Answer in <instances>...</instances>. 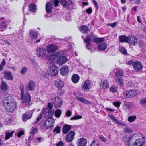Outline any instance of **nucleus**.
<instances>
[{"label": "nucleus", "instance_id": "nucleus-1", "mask_svg": "<svg viewBox=\"0 0 146 146\" xmlns=\"http://www.w3.org/2000/svg\"><path fill=\"white\" fill-rule=\"evenodd\" d=\"M3 104L6 112H13L17 108L15 100L10 96L5 98L3 101Z\"/></svg>", "mask_w": 146, "mask_h": 146}, {"label": "nucleus", "instance_id": "nucleus-2", "mask_svg": "<svg viewBox=\"0 0 146 146\" xmlns=\"http://www.w3.org/2000/svg\"><path fill=\"white\" fill-rule=\"evenodd\" d=\"M24 85L21 84L20 85V88L21 90V97L22 99V102L23 103H25L27 106L29 105L31 100V98L29 93L28 92H27L26 93V95L24 94Z\"/></svg>", "mask_w": 146, "mask_h": 146}, {"label": "nucleus", "instance_id": "nucleus-3", "mask_svg": "<svg viewBox=\"0 0 146 146\" xmlns=\"http://www.w3.org/2000/svg\"><path fill=\"white\" fill-rule=\"evenodd\" d=\"M123 141L126 143L128 146H141L143 143L140 139H137L134 142L132 143L131 137H123Z\"/></svg>", "mask_w": 146, "mask_h": 146}, {"label": "nucleus", "instance_id": "nucleus-4", "mask_svg": "<svg viewBox=\"0 0 146 146\" xmlns=\"http://www.w3.org/2000/svg\"><path fill=\"white\" fill-rule=\"evenodd\" d=\"M58 72V68L56 66L52 65L49 67L47 70V74L52 76H56Z\"/></svg>", "mask_w": 146, "mask_h": 146}, {"label": "nucleus", "instance_id": "nucleus-5", "mask_svg": "<svg viewBox=\"0 0 146 146\" xmlns=\"http://www.w3.org/2000/svg\"><path fill=\"white\" fill-rule=\"evenodd\" d=\"M51 100L56 108L60 107L62 104V100L58 97H53L52 98Z\"/></svg>", "mask_w": 146, "mask_h": 146}, {"label": "nucleus", "instance_id": "nucleus-6", "mask_svg": "<svg viewBox=\"0 0 146 146\" xmlns=\"http://www.w3.org/2000/svg\"><path fill=\"white\" fill-rule=\"evenodd\" d=\"M133 68L136 71H139L143 68V65L141 62L139 61H136L133 64Z\"/></svg>", "mask_w": 146, "mask_h": 146}, {"label": "nucleus", "instance_id": "nucleus-7", "mask_svg": "<svg viewBox=\"0 0 146 146\" xmlns=\"http://www.w3.org/2000/svg\"><path fill=\"white\" fill-rule=\"evenodd\" d=\"M54 111L53 109H49L48 108H46L44 111L43 114L44 117L47 118L52 117Z\"/></svg>", "mask_w": 146, "mask_h": 146}, {"label": "nucleus", "instance_id": "nucleus-8", "mask_svg": "<svg viewBox=\"0 0 146 146\" xmlns=\"http://www.w3.org/2000/svg\"><path fill=\"white\" fill-rule=\"evenodd\" d=\"M46 53V50L43 48H38L36 53L37 56L40 57H42L45 56Z\"/></svg>", "mask_w": 146, "mask_h": 146}, {"label": "nucleus", "instance_id": "nucleus-9", "mask_svg": "<svg viewBox=\"0 0 146 146\" xmlns=\"http://www.w3.org/2000/svg\"><path fill=\"white\" fill-rule=\"evenodd\" d=\"M58 57L59 58L57 59V62L60 66H62L63 64L66 62L68 60L66 56L61 55L60 53V56H59Z\"/></svg>", "mask_w": 146, "mask_h": 146}, {"label": "nucleus", "instance_id": "nucleus-10", "mask_svg": "<svg viewBox=\"0 0 146 146\" xmlns=\"http://www.w3.org/2000/svg\"><path fill=\"white\" fill-rule=\"evenodd\" d=\"M137 92L134 90H130L124 93V95L127 98H132L135 97L137 95Z\"/></svg>", "mask_w": 146, "mask_h": 146}, {"label": "nucleus", "instance_id": "nucleus-11", "mask_svg": "<svg viewBox=\"0 0 146 146\" xmlns=\"http://www.w3.org/2000/svg\"><path fill=\"white\" fill-rule=\"evenodd\" d=\"M33 113L32 111H29L23 114L22 115L23 120V121H25L31 118L32 117Z\"/></svg>", "mask_w": 146, "mask_h": 146}, {"label": "nucleus", "instance_id": "nucleus-12", "mask_svg": "<svg viewBox=\"0 0 146 146\" xmlns=\"http://www.w3.org/2000/svg\"><path fill=\"white\" fill-rule=\"evenodd\" d=\"M59 56H60V53L57 52L51 54L49 56V58L50 61L53 63H55L57 61L56 58Z\"/></svg>", "mask_w": 146, "mask_h": 146}, {"label": "nucleus", "instance_id": "nucleus-13", "mask_svg": "<svg viewBox=\"0 0 146 146\" xmlns=\"http://www.w3.org/2000/svg\"><path fill=\"white\" fill-rule=\"evenodd\" d=\"M60 2L64 7L69 8L71 5H73V3L70 0H60Z\"/></svg>", "mask_w": 146, "mask_h": 146}, {"label": "nucleus", "instance_id": "nucleus-14", "mask_svg": "<svg viewBox=\"0 0 146 146\" xmlns=\"http://www.w3.org/2000/svg\"><path fill=\"white\" fill-rule=\"evenodd\" d=\"M69 67L68 66L64 65L60 69V73L62 76H66L69 73Z\"/></svg>", "mask_w": 146, "mask_h": 146}, {"label": "nucleus", "instance_id": "nucleus-15", "mask_svg": "<svg viewBox=\"0 0 146 146\" xmlns=\"http://www.w3.org/2000/svg\"><path fill=\"white\" fill-rule=\"evenodd\" d=\"M36 86L35 82L33 81H30L27 84L26 87V89L28 91L34 90Z\"/></svg>", "mask_w": 146, "mask_h": 146}, {"label": "nucleus", "instance_id": "nucleus-16", "mask_svg": "<svg viewBox=\"0 0 146 146\" xmlns=\"http://www.w3.org/2000/svg\"><path fill=\"white\" fill-rule=\"evenodd\" d=\"M55 86L59 89H62L64 86L63 82L60 80L57 79L54 82Z\"/></svg>", "mask_w": 146, "mask_h": 146}, {"label": "nucleus", "instance_id": "nucleus-17", "mask_svg": "<svg viewBox=\"0 0 146 146\" xmlns=\"http://www.w3.org/2000/svg\"><path fill=\"white\" fill-rule=\"evenodd\" d=\"M58 48V46L53 44L48 45L46 47V49L48 52H54Z\"/></svg>", "mask_w": 146, "mask_h": 146}, {"label": "nucleus", "instance_id": "nucleus-18", "mask_svg": "<svg viewBox=\"0 0 146 146\" xmlns=\"http://www.w3.org/2000/svg\"><path fill=\"white\" fill-rule=\"evenodd\" d=\"M4 77L5 78L10 80H13V78L11 74V72L9 71L6 70L3 72Z\"/></svg>", "mask_w": 146, "mask_h": 146}, {"label": "nucleus", "instance_id": "nucleus-19", "mask_svg": "<svg viewBox=\"0 0 146 146\" xmlns=\"http://www.w3.org/2000/svg\"><path fill=\"white\" fill-rule=\"evenodd\" d=\"M101 88L105 89H107L109 87V84L108 82L106 80H102L100 84Z\"/></svg>", "mask_w": 146, "mask_h": 146}, {"label": "nucleus", "instance_id": "nucleus-20", "mask_svg": "<svg viewBox=\"0 0 146 146\" xmlns=\"http://www.w3.org/2000/svg\"><path fill=\"white\" fill-rule=\"evenodd\" d=\"M82 38L83 39L84 41L86 43V48L88 50L90 49V47L91 46L90 43L91 39L90 37H87L86 39L84 38L83 36H82Z\"/></svg>", "mask_w": 146, "mask_h": 146}, {"label": "nucleus", "instance_id": "nucleus-21", "mask_svg": "<svg viewBox=\"0 0 146 146\" xmlns=\"http://www.w3.org/2000/svg\"><path fill=\"white\" fill-rule=\"evenodd\" d=\"M128 43L130 45L135 46L137 43V40L134 36H132V37H129Z\"/></svg>", "mask_w": 146, "mask_h": 146}, {"label": "nucleus", "instance_id": "nucleus-22", "mask_svg": "<svg viewBox=\"0 0 146 146\" xmlns=\"http://www.w3.org/2000/svg\"><path fill=\"white\" fill-rule=\"evenodd\" d=\"M29 36L32 39H35L38 36L37 33L33 29H31L29 31Z\"/></svg>", "mask_w": 146, "mask_h": 146}, {"label": "nucleus", "instance_id": "nucleus-23", "mask_svg": "<svg viewBox=\"0 0 146 146\" xmlns=\"http://www.w3.org/2000/svg\"><path fill=\"white\" fill-rule=\"evenodd\" d=\"M78 146H86L87 141L86 139L83 137L79 139L78 140Z\"/></svg>", "mask_w": 146, "mask_h": 146}, {"label": "nucleus", "instance_id": "nucleus-24", "mask_svg": "<svg viewBox=\"0 0 146 146\" xmlns=\"http://www.w3.org/2000/svg\"><path fill=\"white\" fill-rule=\"evenodd\" d=\"M129 37L125 35L120 36L119 37V41L121 42H128Z\"/></svg>", "mask_w": 146, "mask_h": 146}, {"label": "nucleus", "instance_id": "nucleus-25", "mask_svg": "<svg viewBox=\"0 0 146 146\" xmlns=\"http://www.w3.org/2000/svg\"><path fill=\"white\" fill-rule=\"evenodd\" d=\"M46 9L47 13H50L52 9V5L50 2L47 3L46 5Z\"/></svg>", "mask_w": 146, "mask_h": 146}, {"label": "nucleus", "instance_id": "nucleus-26", "mask_svg": "<svg viewBox=\"0 0 146 146\" xmlns=\"http://www.w3.org/2000/svg\"><path fill=\"white\" fill-rule=\"evenodd\" d=\"M4 19V18L3 17L0 18V21ZM7 26L5 22L4 21H2L0 24V29H1L0 31H3L7 28Z\"/></svg>", "mask_w": 146, "mask_h": 146}, {"label": "nucleus", "instance_id": "nucleus-27", "mask_svg": "<svg viewBox=\"0 0 146 146\" xmlns=\"http://www.w3.org/2000/svg\"><path fill=\"white\" fill-rule=\"evenodd\" d=\"M116 84L119 85L122 88H123L124 87L123 80L121 78H117L116 79Z\"/></svg>", "mask_w": 146, "mask_h": 146}, {"label": "nucleus", "instance_id": "nucleus-28", "mask_svg": "<svg viewBox=\"0 0 146 146\" xmlns=\"http://www.w3.org/2000/svg\"><path fill=\"white\" fill-rule=\"evenodd\" d=\"M79 79L80 77L79 76L76 74H74L72 75L71 78L72 82L74 83H78Z\"/></svg>", "mask_w": 146, "mask_h": 146}, {"label": "nucleus", "instance_id": "nucleus-29", "mask_svg": "<svg viewBox=\"0 0 146 146\" xmlns=\"http://www.w3.org/2000/svg\"><path fill=\"white\" fill-rule=\"evenodd\" d=\"M76 99L80 101L82 103L84 104H89L90 103V101L84 99L83 97H77Z\"/></svg>", "mask_w": 146, "mask_h": 146}, {"label": "nucleus", "instance_id": "nucleus-30", "mask_svg": "<svg viewBox=\"0 0 146 146\" xmlns=\"http://www.w3.org/2000/svg\"><path fill=\"white\" fill-rule=\"evenodd\" d=\"M71 125L67 124H66L64 126L63 129V132L64 134H66L71 129Z\"/></svg>", "mask_w": 146, "mask_h": 146}, {"label": "nucleus", "instance_id": "nucleus-31", "mask_svg": "<svg viewBox=\"0 0 146 146\" xmlns=\"http://www.w3.org/2000/svg\"><path fill=\"white\" fill-rule=\"evenodd\" d=\"M107 47V44L106 42L100 43L98 46V48L100 50H104Z\"/></svg>", "mask_w": 146, "mask_h": 146}, {"label": "nucleus", "instance_id": "nucleus-32", "mask_svg": "<svg viewBox=\"0 0 146 146\" xmlns=\"http://www.w3.org/2000/svg\"><path fill=\"white\" fill-rule=\"evenodd\" d=\"M1 88L2 90L6 91L8 88V86L7 83L3 80H2Z\"/></svg>", "mask_w": 146, "mask_h": 146}, {"label": "nucleus", "instance_id": "nucleus-33", "mask_svg": "<svg viewBox=\"0 0 146 146\" xmlns=\"http://www.w3.org/2000/svg\"><path fill=\"white\" fill-rule=\"evenodd\" d=\"M81 32L83 34H87L89 31L88 28L85 25L82 26L80 28Z\"/></svg>", "mask_w": 146, "mask_h": 146}, {"label": "nucleus", "instance_id": "nucleus-34", "mask_svg": "<svg viewBox=\"0 0 146 146\" xmlns=\"http://www.w3.org/2000/svg\"><path fill=\"white\" fill-rule=\"evenodd\" d=\"M123 71L121 69H118L117 70L116 73V76L117 78H121L123 76Z\"/></svg>", "mask_w": 146, "mask_h": 146}, {"label": "nucleus", "instance_id": "nucleus-35", "mask_svg": "<svg viewBox=\"0 0 146 146\" xmlns=\"http://www.w3.org/2000/svg\"><path fill=\"white\" fill-rule=\"evenodd\" d=\"M36 6L34 4H30L29 5V10L31 11L35 12L36 11Z\"/></svg>", "mask_w": 146, "mask_h": 146}, {"label": "nucleus", "instance_id": "nucleus-36", "mask_svg": "<svg viewBox=\"0 0 146 146\" xmlns=\"http://www.w3.org/2000/svg\"><path fill=\"white\" fill-rule=\"evenodd\" d=\"M90 82L89 80H86L85 81L83 86L84 89H89L90 88Z\"/></svg>", "mask_w": 146, "mask_h": 146}, {"label": "nucleus", "instance_id": "nucleus-37", "mask_svg": "<svg viewBox=\"0 0 146 146\" xmlns=\"http://www.w3.org/2000/svg\"><path fill=\"white\" fill-rule=\"evenodd\" d=\"M62 113V111L61 110L57 109L55 111V115L56 117L59 118L60 117Z\"/></svg>", "mask_w": 146, "mask_h": 146}, {"label": "nucleus", "instance_id": "nucleus-38", "mask_svg": "<svg viewBox=\"0 0 146 146\" xmlns=\"http://www.w3.org/2000/svg\"><path fill=\"white\" fill-rule=\"evenodd\" d=\"M136 118L137 117L135 115L130 116L128 117L127 120L129 122H133L135 121Z\"/></svg>", "mask_w": 146, "mask_h": 146}, {"label": "nucleus", "instance_id": "nucleus-39", "mask_svg": "<svg viewBox=\"0 0 146 146\" xmlns=\"http://www.w3.org/2000/svg\"><path fill=\"white\" fill-rule=\"evenodd\" d=\"M104 40V39L103 38H96L93 39L94 42L96 43H100L101 42L103 41Z\"/></svg>", "mask_w": 146, "mask_h": 146}, {"label": "nucleus", "instance_id": "nucleus-40", "mask_svg": "<svg viewBox=\"0 0 146 146\" xmlns=\"http://www.w3.org/2000/svg\"><path fill=\"white\" fill-rule=\"evenodd\" d=\"M43 122L44 123L46 122L47 124L50 123H54V120L52 118V117H51L47 118V119L45 121H43Z\"/></svg>", "mask_w": 146, "mask_h": 146}, {"label": "nucleus", "instance_id": "nucleus-41", "mask_svg": "<svg viewBox=\"0 0 146 146\" xmlns=\"http://www.w3.org/2000/svg\"><path fill=\"white\" fill-rule=\"evenodd\" d=\"M119 51L124 55H126L127 54V52L125 48L123 47H119Z\"/></svg>", "mask_w": 146, "mask_h": 146}, {"label": "nucleus", "instance_id": "nucleus-42", "mask_svg": "<svg viewBox=\"0 0 146 146\" xmlns=\"http://www.w3.org/2000/svg\"><path fill=\"white\" fill-rule=\"evenodd\" d=\"M38 130L36 127H33L31 129V131L30 133H31V136H33V135L37 132Z\"/></svg>", "mask_w": 146, "mask_h": 146}, {"label": "nucleus", "instance_id": "nucleus-43", "mask_svg": "<svg viewBox=\"0 0 146 146\" xmlns=\"http://www.w3.org/2000/svg\"><path fill=\"white\" fill-rule=\"evenodd\" d=\"M117 87L114 85H113L110 87V90L113 93H116L117 92Z\"/></svg>", "mask_w": 146, "mask_h": 146}, {"label": "nucleus", "instance_id": "nucleus-44", "mask_svg": "<svg viewBox=\"0 0 146 146\" xmlns=\"http://www.w3.org/2000/svg\"><path fill=\"white\" fill-rule=\"evenodd\" d=\"M46 120H43L41 121L40 123V125L42 126V128H44V129H48V127H47V123L46 122L44 123L43 122V121H45Z\"/></svg>", "mask_w": 146, "mask_h": 146}, {"label": "nucleus", "instance_id": "nucleus-45", "mask_svg": "<svg viewBox=\"0 0 146 146\" xmlns=\"http://www.w3.org/2000/svg\"><path fill=\"white\" fill-rule=\"evenodd\" d=\"M140 104L143 106H146V98H144L141 99L140 101Z\"/></svg>", "mask_w": 146, "mask_h": 146}, {"label": "nucleus", "instance_id": "nucleus-46", "mask_svg": "<svg viewBox=\"0 0 146 146\" xmlns=\"http://www.w3.org/2000/svg\"><path fill=\"white\" fill-rule=\"evenodd\" d=\"M60 127L58 125L55 127L54 130V132L55 134L59 133L60 132Z\"/></svg>", "mask_w": 146, "mask_h": 146}, {"label": "nucleus", "instance_id": "nucleus-47", "mask_svg": "<svg viewBox=\"0 0 146 146\" xmlns=\"http://www.w3.org/2000/svg\"><path fill=\"white\" fill-rule=\"evenodd\" d=\"M75 135V133L74 131H70L68 133L66 137H74Z\"/></svg>", "mask_w": 146, "mask_h": 146}, {"label": "nucleus", "instance_id": "nucleus-48", "mask_svg": "<svg viewBox=\"0 0 146 146\" xmlns=\"http://www.w3.org/2000/svg\"><path fill=\"white\" fill-rule=\"evenodd\" d=\"M14 132V131H13L11 132L6 131L5 132L6 135L5 137H12Z\"/></svg>", "mask_w": 146, "mask_h": 146}, {"label": "nucleus", "instance_id": "nucleus-49", "mask_svg": "<svg viewBox=\"0 0 146 146\" xmlns=\"http://www.w3.org/2000/svg\"><path fill=\"white\" fill-rule=\"evenodd\" d=\"M108 117L113 121L115 123L117 121V119L112 115L109 114L108 115Z\"/></svg>", "mask_w": 146, "mask_h": 146}, {"label": "nucleus", "instance_id": "nucleus-50", "mask_svg": "<svg viewBox=\"0 0 146 146\" xmlns=\"http://www.w3.org/2000/svg\"><path fill=\"white\" fill-rule=\"evenodd\" d=\"M5 64L6 61H5V59H3L0 65V71H1L2 70L3 67L5 65Z\"/></svg>", "mask_w": 146, "mask_h": 146}, {"label": "nucleus", "instance_id": "nucleus-51", "mask_svg": "<svg viewBox=\"0 0 146 146\" xmlns=\"http://www.w3.org/2000/svg\"><path fill=\"white\" fill-rule=\"evenodd\" d=\"M82 117L80 115H76L74 116V117H71L70 119L71 120H76L77 119H80L82 118Z\"/></svg>", "mask_w": 146, "mask_h": 146}, {"label": "nucleus", "instance_id": "nucleus-52", "mask_svg": "<svg viewBox=\"0 0 146 146\" xmlns=\"http://www.w3.org/2000/svg\"><path fill=\"white\" fill-rule=\"evenodd\" d=\"M113 104L117 108L119 107L121 104V103L119 101H116L113 102Z\"/></svg>", "mask_w": 146, "mask_h": 146}, {"label": "nucleus", "instance_id": "nucleus-53", "mask_svg": "<svg viewBox=\"0 0 146 146\" xmlns=\"http://www.w3.org/2000/svg\"><path fill=\"white\" fill-rule=\"evenodd\" d=\"M123 131L125 133H130L132 132V130L128 127H126L124 129Z\"/></svg>", "mask_w": 146, "mask_h": 146}, {"label": "nucleus", "instance_id": "nucleus-54", "mask_svg": "<svg viewBox=\"0 0 146 146\" xmlns=\"http://www.w3.org/2000/svg\"><path fill=\"white\" fill-rule=\"evenodd\" d=\"M17 136L18 137H20L24 133V131L23 130H20L18 132H17Z\"/></svg>", "mask_w": 146, "mask_h": 146}, {"label": "nucleus", "instance_id": "nucleus-55", "mask_svg": "<svg viewBox=\"0 0 146 146\" xmlns=\"http://www.w3.org/2000/svg\"><path fill=\"white\" fill-rule=\"evenodd\" d=\"M117 24V22H113L112 23H108L107 25L110 26H111L112 28H114L116 26V25Z\"/></svg>", "mask_w": 146, "mask_h": 146}, {"label": "nucleus", "instance_id": "nucleus-56", "mask_svg": "<svg viewBox=\"0 0 146 146\" xmlns=\"http://www.w3.org/2000/svg\"><path fill=\"white\" fill-rule=\"evenodd\" d=\"M27 68L25 67H23L22 68V70L20 72L22 74H25L27 71Z\"/></svg>", "mask_w": 146, "mask_h": 146}, {"label": "nucleus", "instance_id": "nucleus-57", "mask_svg": "<svg viewBox=\"0 0 146 146\" xmlns=\"http://www.w3.org/2000/svg\"><path fill=\"white\" fill-rule=\"evenodd\" d=\"M66 115L67 117H69L70 116L72 115V112L70 110H68V111H66L65 114Z\"/></svg>", "mask_w": 146, "mask_h": 146}, {"label": "nucleus", "instance_id": "nucleus-58", "mask_svg": "<svg viewBox=\"0 0 146 146\" xmlns=\"http://www.w3.org/2000/svg\"><path fill=\"white\" fill-rule=\"evenodd\" d=\"M74 137H65V140L67 142H71L73 139Z\"/></svg>", "mask_w": 146, "mask_h": 146}, {"label": "nucleus", "instance_id": "nucleus-59", "mask_svg": "<svg viewBox=\"0 0 146 146\" xmlns=\"http://www.w3.org/2000/svg\"><path fill=\"white\" fill-rule=\"evenodd\" d=\"M93 4L95 5L96 9H98V6L96 1L95 0H93Z\"/></svg>", "mask_w": 146, "mask_h": 146}, {"label": "nucleus", "instance_id": "nucleus-60", "mask_svg": "<svg viewBox=\"0 0 146 146\" xmlns=\"http://www.w3.org/2000/svg\"><path fill=\"white\" fill-rule=\"evenodd\" d=\"M90 146H98L97 143L95 141H93L92 143L91 144Z\"/></svg>", "mask_w": 146, "mask_h": 146}, {"label": "nucleus", "instance_id": "nucleus-61", "mask_svg": "<svg viewBox=\"0 0 146 146\" xmlns=\"http://www.w3.org/2000/svg\"><path fill=\"white\" fill-rule=\"evenodd\" d=\"M116 123L117 124H119L121 126H127V125H126L119 121L118 120L116 122Z\"/></svg>", "mask_w": 146, "mask_h": 146}, {"label": "nucleus", "instance_id": "nucleus-62", "mask_svg": "<svg viewBox=\"0 0 146 146\" xmlns=\"http://www.w3.org/2000/svg\"><path fill=\"white\" fill-rule=\"evenodd\" d=\"M64 143L62 141H60L56 145V146H63Z\"/></svg>", "mask_w": 146, "mask_h": 146}, {"label": "nucleus", "instance_id": "nucleus-63", "mask_svg": "<svg viewBox=\"0 0 146 146\" xmlns=\"http://www.w3.org/2000/svg\"><path fill=\"white\" fill-rule=\"evenodd\" d=\"M54 124V123H48V124H47V125L48 129L49 128L53 126Z\"/></svg>", "mask_w": 146, "mask_h": 146}, {"label": "nucleus", "instance_id": "nucleus-64", "mask_svg": "<svg viewBox=\"0 0 146 146\" xmlns=\"http://www.w3.org/2000/svg\"><path fill=\"white\" fill-rule=\"evenodd\" d=\"M86 12L88 13H91L92 12V10L91 8H88L86 10Z\"/></svg>", "mask_w": 146, "mask_h": 146}]
</instances>
